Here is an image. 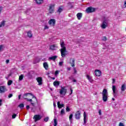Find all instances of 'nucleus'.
I'll use <instances>...</instances> for the list:
<instances>
[{
  "instance_id": "nucleus-1",
  "label": "nucleus",
  "mask_w": 126,
  "mask_h": 126,
  "mask_svg": "<svg viewBox=\"0 0 126 126\" xmlns=\"http://www.w3.org/2000/svg\"><path fill=\"white\" fill-rule=\"evenodd\" d=\"M60 45L61 47L62 48L60 50L61 53V57H62V58H64V57L66 56V54L65 53H66V47L65 46V44H64V42L62 41L61 42Z\"/></svg>"
},
{
  "instance_id": "nucleus-2",
  "label": "nucleus",
  "mask_w": 126,
  "mask_h": 126,
  "mask_svg": "<svg viewBox=\"0 0 126 126\" xmlns=\"http://www.w3.org/2000/svg\"><path fill=\"white\" fill-rule=\"evenodd\" d=\"M102 100L103 102H107L108 101V91L106 89H104L102 91Z\"/></svg>"
},
{
  "instance_id": "nucleus-3",
  "label": "nucleus",
  "mask_w": 126,
  "mask_h": 126,
  "mask_svg": "<svg viewBox=\"0 0 126 126\" xmlns=\"http://www.w3.org/2000/svg\"><path fill=\"white\" fill-rule=\"evenodd\" d=\"M34 97V95L33 94L31 93H27L23 95L24 99H25L27 101V102H29V100Z\"/></svg>"
},
{
  "instance_id": "nucleus-4",
  "label": "nucleus",
  "mask_w": 126,
  "mask_h": 126,
  "mask_svg": "<svg viewBox=\"0 0 126 126\" xmlns=\"http://www.w3.org/2000/svg\"><path fill=\"white\" fill-rule=\"evenodd\" d=\"M29 102H31V105H32L33 107H35V105L36 104H38V100H37V97L34 96L33 95V97L31 98L29 100Z\"/></svg>"
},
{
  "instance_id": "nucleus-5",
  "label": "nucleus",
  "mask_w": 126,
  "mask_h": 126,
  "mask_svg": "<svg viewBox=\"0 0 126 126\" xmlns=\"http://www.w3.org/2000/svg\"><path fill=\"white\" fill-rule=\"evenodd\" d=\"M67 92V90L65 88V87H61V89L60 90L59 93L61 95H65Z\"/></svg>"
},
{
  "instance_id": "nucleus-6",
  "label": "nucleus",
  "mask_w": 126,
  "mask_h": 126,
  "mask_svg": "<svg viewBox=\"0 0 126 126\" xmlns=\"http://www.w3.org/2000/svg\"><path fill=\"white\" fill-rule=\"evenodd\" d=\"M55 5H56L55 4H50L48 9L49 13L52 14L55 12Z\"/></svg>"
},
{
  "instance_id": "nucleus-7",
  "label": "nucleus",
  "mask_w": 126,
  "mask_h": 126,
  "mask_svg": "<svg viewBox=\"0 0 126 126\" xmlns=\"http://www.w3.org/2000/svg\"><path fill=\"white\" fill-rule=\"evenodd\" d=\"M95 8H93L92 6H90L86 9V11L87 13H92V12H94V11H95Z\"/></svg>"
},
{
  "instance_id": "nucleus-8",
  "label": "nucleus",
  "mask_w": 126,
  "mask_h": 126,
  "mask_svg": "<svg viewBox=\"0 0 126 126\" xmlns=\"http://www.w3.org/2000/svg\"><path fill=\"white\" fill-rule=\"evenodd\" d=\"M7 91V88L5 86H0V94H2V93H5Z\"/></svg>"
},
{
  "instance_id": "nucleus-9",
  "label": "nucleus",
  "mask_w": 126,
  "mask_h": 126,
  "mask_svg": "<svg viewBox=\"0 0 126 126\" xmlns=\"http://www.w3.org/2000/svg\"><path fill=\"white\" fill-rule=\"evenodd\" d=\"M33 76H35V72L33 71H31L28 73V77L30 79H32Z\"/></svg>"
},
{
  "instance_id": "nucleus-10",
  "label": "nucleus",
  "mask_w": 126,
  "mask_h": 126,
  "mask_svg": "<svg viewBox=\"0 0 126 126\" xmlns=\"http://www.w3.org/2000/svg\"><path fill=\"white\" fill-rule=\"evenodd\" d=\"M34 122L36 123V122H38V121H40V120H41V119H42V116L40 115H35L33 116V118Z\"/></svg>"
},
{
  "instance_id": "nucleus-11",
  "label": "nucleus",
  "mask_w": 126,
  "mask_h": 126,
  "mask_svg": "<svg viewBox=\"0 0 126 126\" xmlns=\"http://www.w3.org/2000/svg\"><path fill=\"white\" fill-rule=\"evenodd\" d=\"M81 115V111H77L75 114V118L76 120H80Z\"/></svg>"
},
{
  "instance_id": "nucleus-12",
  "label": "nucleus",
  "mask_w": 126,
  "mask_h": 126,
  "mask_svg": "<svg viewBox=\"0 0 126 126\" xmlns=\"http://www.w3.org/2000/svg\"><path fill=\"white\" fill-rule=\"evenodd\" d=\"M49 25H51L54 27L56 25V20L55 19H51L48 21Z\"/></svg>"
},
{
  "instance_id": "nucleus-13",
  "label": "nucleus",
  "mask_w": 126,
  "mask_h": 126,
  "mask_svg": "<svg viewBox=\"0 0 126 126\" xmlns=\"http://www.w3.org/2000/svg\"><path fill=\"white\" fill-rule=\"evenodd\" d=\"M108 26V23H107V20H104L102 22V23L101 25V27L102 29H105V28Z\"/></svg>"
},
{
  "instance_id": "nucleus-14",
  "label": "nucleus",
  "mask_w": 126,
  "mask_h": 126,
  "mask_svg": "<svg viewBox=\"0 0 126 126\" xmlns=\"http://www.w3.org/2000/svg\"><path fill=\"white\" fill-rule=\"evenodd\" d=\"M36 80L38 83V85H42V84H43V83H42L43 81V79H42V77H38L36 78Z\"/></svg>"
},
{
  "instance_id": "nucleus-15",
  "label": "nucleus",
  "mask_w": 126,
  "mask_h": 126,
  "mask_svg": "<svg viewBox=\"0 0 126 126\" xmlns=\"http://www.w3.org/2000/svg\"><path fill=\"white\" fill-rule=\"evenodd\" d=\"M94 73L96 76H101L102 75V72L99 70H95Z\"/></svg>"
},
{
  "instance_id": "nucleus-16",
  "label": "nucleus",
  "mask_w": 126,
  "mask_h": 126,
  "mask_svg": "<svg viewBox=\"0 0 126 126\" xmlns=\"http://www.w3.org/2000/svg\"><path fill=\"white\" fill-rule=\"evenodd\" d=\"M70 63L71 64V65L72 67H74V66H75V65L74 64V59H70Z\"/></svg>"
},
{
  "instance_id": "nucleus-17",
  "label": "nucleus",
  "mask_w": 126,
  "mask_h": 126,
  "mask_svg": "<svg viewBox=\"0 0 126 126\" xmlns=\"http://www.w3.org/2000/svg\"><path fill=\"white\" fill-rule=\"evenodd\" d=\"M63 10V6H60L57 10V12H58L59 14H61V13L62 12Z\"/></svg>"
},
{
  "instance_id": "nucleus-18",
  "label": "nucleus",
  "mask_w": 126,
  "mask_h": 126,
  "mask_svg": "<svg viewBox=\"0 0 126 126\" xmlns=\"http://www.w3.org/2000/svg\"><path fill=\"white\" fill-rule=\"evenodd\" d=\"M27 33L29 38H32L33 37V33H32V32H31V31H29Z\"/></svg>"
},
{
  "instance_id": "nucleus-19",
  "label": "nucleus",
  "mask_w": 126,
  "mask_h": 126,
  "mask_svg": "<svg viewBox=\"0 0 126 126\" xmlns=\"http://www.w3.org/2000/svg\"><path fill=\"white\" fill-rule=\"evenodd\" d=\"M58 107L59 109H62V108L64 107V104H61V102L60 101H58L57 103Z\"/></svg>"
},
{
  "instance_id": "nucleus-20",
  "label": "nucleus",
  "mask_w": 126,
  "mask_h": 126,
  "mask_svg": "<svg viewBox=\"0 0 126 126\" xmlns=\"http://www.w3.org/2000/svg\"><path fill=\"white\" fill-rule=\"evenodd\" d=\"M77 17L78 20H80L81 19V18H82V13H78L77 14Z\"/></svg>"
},
{
  "instance_id": "nucleus-21",
  "label": "nucleus",
  "mask_w": 126,
  "mask_h": 126,
  "mask_svg": "<svg viewBox=\"0 0 126 126\" xmlns=\"http://www.w3.org/2000/svg\"><path fill=\"white\" fill-rule=\"evenodd\" d=\"M126 89V84H123L121 88V90L122 92H124V91H125Z\"/></svg>"
},
{
  "instance_id": "nucleus-22",
  "label": "nucleus",
  "mask_w": 126,
  "mask_h": 126,
  "mask_svg": "<svg viewBox=\"0 0 126 126\" xmlns=\"http://www.w3.org/2000/svg\"><path fill=\"white\" fill-rule=\"evenodd\" d=\"M60 81H55L53 83V85L55 87L60 86Z\"/></svg>"
},
{
  "instance_id": "nucleus-23",
  "label": "nucleus",
  "mask_w": 126,
  "mask_h": 126,
  "mask_svg": "<svg viewBox=\"0 0 126 126\" xmlns=\"http://www.w3.org/2000/svg\"><path fill=\"white\" fill-rule=\"evenodd\" d=\"M35 1L37 4H42L44 3V0H35Z\"/></svg>"
},
{
  "instance_id": "nucleus-24",
  "label": "nucleus",
  "mask_w": 126,
  "mask_h": 126,
  "mask_svg": "<svg viewBox=\"0 0 126 126\" xmlns=\"http://www.w3.org/2000/svg\"><path fill=\"white\" fill-rule=\"evenodd\" d=\"M43 67L45 69H48V68H49V65L48 64V63H47V62H45L43 63Z\"/></svg>"
},
{
  "instance_id": "nucleus-25",
  "label": "nucleus",
  "mask_w": 126,
  "mask_h": 126,
  "mask_svg": "<svg viewBox=\"0 0 126 126\" xmlns=\"http://www.w3.org/2000/svg\"><path fill=\"white\" fill-rule=\"evenodd\" d=\"M50 50H52V51H55V50H56V45H50Z\"/></svg>"
},
{
  "instance_id": "nucleus-26",
  "label": "nucleus",
  "mask_w": 126,
  "mask_h": 126,
  "mask_svg": "<svg viewBox=\"0 0 126 126\" xmlns=\"http://www.w3.org/2000/svg\"><path fill=\"white\" fill-rule=\"evenodd\" d=\"M57 58H58V56H54L49 57V59L52 60V61H56V59H57Z\"/></svg>"
},
{
  "instance_id": "nucleus-27",
  "label": "nucleus",
  "mask_w": 126,
  "mask_h": 126,
  "mask_svg": "<svg viewBox=\"0 0 126 126\" xmlns=\"http://www.w3.org/2000/svg\"><path fill=\"white\" fill-rule=\"evenodd\" d=\"M84 123L85 124H86V112H84Z\"/></svg>"
},
{
  "instance_id": "nucleus-28",
  "label": "nucleus",
  "mask_w": 126,
  "mask_h": 126,
  "mask_svg": "<svg viewBox=\"0 0 126 126\" xmlns=\"http://www.w3.org/2000/svg\"><path fill=\"white\" fill-rule=\"evenodd\" d=\"M4 25H5V21H2L0 24V28L4 27Z\"/></svg>"
},
{
  "instance_id": "nucleus-29",
  "label": "nucleus",
  "mask_w": 126,
  "mask_h": 126,
  "mask_svg": "<svg viewBox=\"0 0 126 126\" xmlns=\"http://www.w3.org/2000/svg\"><path fill=\"white\" fill-rule=\"evenodd\" d=\"M73 117V114H71L70 115H69V120L70 122V123H72V117Z\"/></svg>"
},
{
  "instance_id": "nucleus-30",
  "label": "nucleus",
  "mask_w": 126,
  "mask_h": 126,
  "mask_svg": "<svg viewBox=\"0 0 126 126\" xmlns=\"http://www.w3.org/2000/svg\"><path fill=\"white\" fill-rule=\"evenodd\" d=\"M24 77V75L21 74L20 76L19 77V80L20 81H21L23 79V78Z\"/></svg>"
},
{
  "instance_id": "nucleus-31",
  "label": "nucleus",
  "mask_w": 126,
  "mask_h": 126,
  "mask_svg": "<svg viewBox=\"0 0 126 126\" xmlns=\"http://www.w3.org/2000/svg\"><path fill=\"white\" fill-rule=\"evenodd\" d=\"M116 86L113 85L112 86V90H113L114 94H116Z\"/></svg>"
},
{
  "instance_id": "nucleus-32",
  "label": "nucleus",
  "mask_w": 126,
  "mask_h": 126,
  "mask_svg": "<svg viewBox=\"0 0 126 126\" xmlns=\"http://www.w3.org/2000/svg\"><path fill=\"white\" fill-rule=\"evenodd\" d=\"M86 76H87V79H88L89 81H91V80H92V77H91L90 75H87Z\"/></svg>"
},
{
  "instance_id": "nucleus-33",
  "label": "nucleus",
  "mask_w": 126,
  "mask_h": 126,
  "mask_svg": "<svg viewBox=\"0 0 126 126\" xmlns=\"http://www.w3.org/2000/svg\"><path fill=\"white\" fill-rule=\"evenodd\" d=\"M54 126H58V121H57V119H54Z\"/></svg>"
},
{
  "instance_id": "nucleus-34",
  "label": "nucleus",
  "mask_w": 126,
  "mask_h": 126,
  "mask_svg": "<svg viewBox=\"0 0 126 126\" xmlns=\"http://www.w3.org/2000/svg\"><path fill=\"white\" fill-rule=\"evenodd\" d=\"M18 106L19 107V108H20V109H23V108H24V104L21 103Z\"/></svg>"
},
{
  "instance_id": "nucleus-35",
  "label": "nucleus",
  "mask_w": 126,
  "mask_h": 126,
  "mask_svg": "<svg viewBox=\"0 0 126 126\" xmlns=\"http://www.w3.org/2000/svg\"><path fill=\"white\" fill-rule=\"evenodd\" d=\"M11 84H12V80H9L7 82V85H8V86H10Z\"/></svg>"
},
{
  "instance_id": "nucleus-36",
  "label": "nucleus",
  "mask_w": 126,
  "mask_h": 126,
  "mask_svg": "<svg viewBox=\"0 0 126 126\" xmlns=\"http://www.w3.org/2000/svg\"><path fill=\"white\" fill-rule=\"evenodd\" d=\"M61 115H64V109H62L61 111Z\"/></svg>"
},
{
  "instance_id": "nucleus-37",
  "label": "nucleus",
  "mask_w": 126,
  "mask_h": 126,
  "mask_svg": "<svg viewBox=\"0 0 126 126\" xmlns=\"http://www.w3.org/2000/svg\"><path fill=\"white\" fill-rule=\"evenodd\" d=\"M17 117V114H13L12 116V119H15Z\"/></svg>"
},
{
  "instance_id": "nucleus-38",
  "label": "nucleus",
  "mask_w": 126,
  "mask_h": 126,
  "mask_svg": "<svg viewBox=\"0 0 126 126\" xmlns=\"http://www.w3.org/2000/svg\"><path fill=\"white\" fill-rule=\"evenodd\" d=\"M66 112H70V108H69V107L66 106Z\"/></svg>"
},
{
  "instance_id": "nucleus-39",
  "label": "nucleus",
  "mask_w": 126,
  "mask_h": 126,
  "mask_svg": "<svg viewBox=\"0 0 126 126\" xmlns=\"http://www.w3.org/2000/svg\"><path fill=\"white\" fill-rule=\"evenodd\" d=\"M44 122H46V123H47V122H48L49 121V117H47L46 118H44Z\"/></svg>"
},
{
  "instance_id": "nucleus-40",
  "label": "nucleus",
  "mask_w": 126,
  "mask_h": 126,
  "mask_svg": "<svg viewBox=\"0 0 126 126\" xmlns=\"http://www.w3.org/2000/svg\"><path fill=\"white\" fill-rule=\"evenodd\" d=\"M108 39L107 38V37L106 36H103L102 37V41H107Z\"/></svg>"
},
{
  "instance_id": "nucleus-41",
  "label": "nucleus",
  "mask_w": 126,
  "mask_h": 126,
  "mask_svg": "<svg viewBox=\"0 0 126 126\" xmlns=\"http://www.w3.org/2000/svg\"><path fill=\"white\" fill-rule=\"evenodd\" d=\"M12 96H13V94H10L8 95V98H11V97H12Z\"/></svg>"
},
{
  "instance_id": "nucleus-42",
  "label": "nucleus",
  "mask_w": 126,
  "mask_h": 126,
  "mask_svg": "<svg viewBox=\"0 0 126 126\" xmlns=\"http://www.w3.org/2000/svg\"><path fill=\"white\" fill-rule=\"evenodd\" d=\"M73 70H74V73H76L77 72V71L76 70V68L74 67Z\"/></svg>"
},
{
  "instance_id": "nucleus-43",
  "label": "nucleus",
  "mask_w": 126,
  "mask_h": 126,
  "mask_svg": "<svg viewBox=\"0 0 126 126\" xmlns=\"http://www.w3.org/2000/svg\"><path fill=\"white\" fill-rule=\"evenodd\" d=\"M26 108H27V111H28V110H29V109H30V106H29V105H27V106H26Z\"/></svg>"
},
{
  "instance_id": "nucleus-44",
  "label": "nucleus",
  "mask_w": 126,
  "mask_h": 126,
  "mask_svg": "<svg viewBox=\"0 0 126 126\" xmlns=\"http://www.w3.org/2000/svg\"><path fill=\"white\" fill-rule=\"evenodd\" d=\"M46 29H49V27H48V26H45L44 27V30H46Z\"/></svg>"
},
{
  "instance_id": "nucleus-45",
  "label": "nucleus",
  "mask_w": 126,
  "mask_h": 126,
  "mask_svg": "<svg viewBox=\"0 0 126 126\" xmlns=\"http://www.w3.org/2000/svg\"><path fill=\"white\" fill-rule=\"evenodd\" d=\"M63 62H59V65L62 66V65H63Z\"/></svg>"
},
{
  "instance_id": "nucleus-46",
  "label": "nucleus",
  "mask_w": 126,
  "mask_h": 126,
  "mask_svg": "<svg viewBox=\"0 0 126 126\" xmlns=\"http://www.w3.org/2000/svg\"><path fill=\"white\" fill-rule=\"evenodd\" d=\"M70 91H71V93L69 94V95H71V94H72V92H73V90H72V88H70Z\"/></svg>"
},
{
  "instance_id": "nucleus-47",
  "label": "nucleus",
  "mask_w": 126,
  "mask_h": 126,
  "mask_svg": "<svg viewBox=\"0 0 126 126\" xmlns=\"http://www.w3.org/2000/svg\"><path fill=\"white\" fill-rule=\"evenodd\" d=\"M98 114H99V116H101V115H102V113H101V109H99L98 110Z\"/></svg>"
},
{
  "instance_id": "nucleus-48",
  "label": "nucleus",
  "mask_w": 126,
  "mask_h": 126,
  "mask_svg": "<svg viewBox=\"0 0 126 126\" xmlns=\"http://www.w3.org/2000/svg\"><path fill=\"white\" fill-rule=\"evenodd\" d=\"M55 74V75H57V74H59V71H58V70L56 71Z\"/></svg>"
},
{
  "instance_id": "nucleus-49",
  "label": "nucleus",
  "mask_w": 126,
  "mask_h": 126,
  "mask_svg": "<svg viewBox=\"0 0 126 126\" xmlns=\"http://www.w3.org/2000/svg\"><path fill=\"white\" fill-rule=\"evenodd\" d=\"M119 126H125V125L122 123H120Z\"/></svg>"
},
{
  "instance_id": "nucleus-50",
  "label": "nucleus",
  "mask_w": 126,
  "mask_h": 126,
  "mask_svg": "<svg viewBox=\"0 0 126 126\" xmlns=\"http://www.w3.org/2000/svg\"><path fill=\"white\" fill-rule=\"evenodd\" d=\"M2 10V7H0V14L1 13Z\"/></svg>"
},
{
  "instance_id": "nucleus-51",
  "label": "nucleus",
  "mask_w": 126,
  "mask_h": 126,
  "mask_svg": "<svg viewBox=\"0 0 126 126\" xmlns=\"http://www.w3.org/2000/svg\"><path fill=\"white\" fill-rule=\"evenodd\" d=\"M2 48H3V45H0V51L1 50V49H2Z\"/></svg>"
},
{
  "instance_id": "nucleus-52",
  "label": "nucleus",
  "mask_w": 126,
  "mask_h": 126,
  "mask_svg": "<svg viewBox=\"0 0 126 126\" xmlns=\"http://www.w3.org/2000/svg\"><path fill=\"white\" fill-rule=\"evenodd\" d=\"M116 82V80L115 79H112V83H115Z\"/></svg>"
},
{
  "instance_id": "nucleus-53",
  "label": "nucleus",
  "mask_w": 126,
  "mask_h": 126,
  "mask_svg": "<svg viewBox=\"0 0 126 126\" xmlns=\"http://www.w3.org/2000/svg\"><path fill=\"white\" fill-rule=\"evenodd\" d=\"M124 6H125V7H126V1L124 2Z\"/></svg>"
},
{
  "instance_id": "nucleus-54",
  "label": "nucleus",
  "mask_w": 126,
  "mask_h": 126,
  "mask_svg": "<svg viewBox=\"0 0 126 126\" xmlns=\"http://www.w3.org/2000/svg\"><path fill=\"white\" fill-rule=\"evenodd\" d=\"M6 63H9V60H6Z\"/></svg>"
},
{
  "instance_id": "nucleus-55",
  "label": "nucleus",
  "mask_w": 126,
  "mask_h": 126,
  "mask_svg": "<svg viewBox=\"0 0 126 126\" xmlns=\"http://www.w3.org/2000/svg\"><path fill=\"white\" fill-rule=\"evenodd\" d=\"M18 97H19V99L20 100V98H21V94H19Z\"/></svg>"
},
{
  "instance_id": "nucleus-56",
  "label": "nucleus",
  "mask_w": 126,
  "mask_h": 126,
  "mask_svg": "<svg viewBox=\"0 0 126 126\" xmlns=\"http://www.w3.org/2000/svg\"><path fill=\"white\" fill-rule=\"evenodd\" d=\"M70 69H71L70 67H67V70L69 71V70H70Z\"/></svg>"
},
{
  "instance_id": "nucleus-57",
  "label": "nucleus",
  "mask_w": 126,
  "mask_h": 126,
  "mask_svg": "<svg viewBox=\"0 0 126 126\" xmlns=\"http://www.w3.org/2000/svg\"><path fill=\"white\" fill-rule=\"evenodd\" d=\"M73 82H76V80L75 79L73 80Z\"/></svg>"
},
{
  "instance_id": "nucleus-58",
  "label": "nucleus",
  "mask_w": 126,
  "mask_h": 126,
  "mask_svg": "<svg viewBox=\"0 0 126 126\" xmlns=\"http://www.w3.org/2000/svg\"><path fill=\"white\" fill-rule=\"evenodd\" d=\"M2 100L1 99H0V102H2ZM1 103H0V106H1Z\"/></svg>"
},
{
  "instance_id": "nucleus-59",
  "label": "nucleus",
  "mask_w": 126,
  "mask_h": 126,
  "mask_svg": "<svg viewBox=\"0 0 126 126\" xmlns=\"http://www.w3.org/2000/svg\"><path fill=\"white\" fill-rule=\"evenodd\" d=\"M113 101H115V99L114 98H112Z\"/></svg>"
},
{
  "instance_id": "nucleus-60",
  "label": "nucleus",
  "mask_w": 126,
  "mask_h": 126,
  "mask_svg": "<svg viewBox=\"0 0 126 126\" xmlns=\"http://www.w3.org/2000/svg\"><path fill=\"white\" fill-rule=\"evenodd\" d=\"M52 79L54 80L55 79V78H53Z\"/></svg>"
}]
</instances>
